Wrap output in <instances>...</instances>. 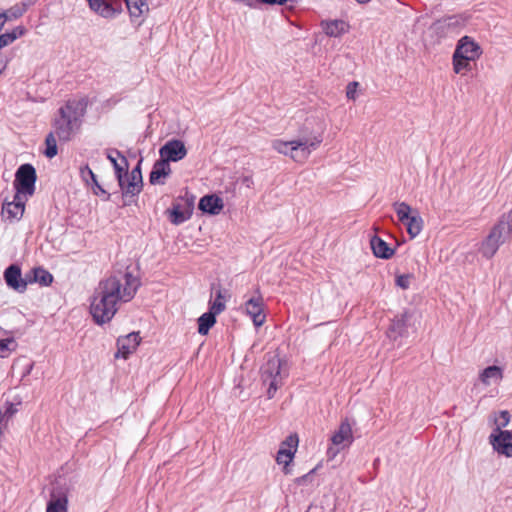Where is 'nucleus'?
I'll return each mask as SVG.
<instances>
[{
	"label": "nucleus",
	"instance_id": "nucleus-33",
	"mask_svg": "<svg viewBox=\"0 0 512 512\" xmlns=\"http://www.w3.org/2000/svg\"><path fill=\"white\" fill-rule=\"evenodd\" d=\"M81 178L83 181L87 184V186L91 189L97 188L99 192H106L97 182L96 176L93 173V171L88 167L85 166L80 169Z\"/></svg>",
	"mask_w": 512,
	"mask_h": 512
},
{
	"label": "nucleus",
	"instance_id": "nucleus-3",
	"mask_svg": "<svg viewBox=\"0 0 512 512\" xmlns=\"http://www.w3.org/2000/svg\"><path fill=\"white\" fill-rule=\"evenodd\" d=\"M321 142L322 139L318 136L299 137L290 141L276 139L272 142V147L278 153L289 156L296 162H304Z\"/></svg>",
	"mask_w": 512,
	"mask_h": 512
},
{
	"label": "nucleus",
	"instance_id": "nucleus-49",
	"mask_svg": "<svg viewBox=\"0 0 512 512\" xmlns=\"http://www.w3.org/2000/svg\"><path fill=\"white\" fill-rule=\"evenodd\" d=\"M121 195L123 198V204L125 205L127 203H130L136 194L131 193V194H121Z\"/></svg>",
	"mask_w": 512,
	"mask_h": 512
},
{
	"label": "nucleus",
	"instance_id": "nucleus-40",
	"mask_svg": "<svg viewBox=\"0 0 512 512\" xmlns=\"http://www.w3.org/2000/svg\"><path fill=\"white\" fill-rule=\"evenodd\" d=\"M108 158L110 159V161L113 163V166L115 168V172H116V175H117V179L119 178V174H122L123 170H124V167L127 165V160L126 158H122L121 159V162H117V160L115 158H113L112 156H108Z\"/></svg>",
	"mask_w": 512,
	"mask_h": 512
},
{
	"label": "nucleus",
	"instance_id": "nucleus-26",
	"mask_svg": "<svg viewBox=\"0 0 512 512\" xmlns=\"http://www.w3.org/2000/svg\"><path fill=\"white\" fill-rule=\"evenodd\" d=\"M91 10L104 18H112L117 14V10L107 0H86Z\"/></svg>",
	"mask_w": 512,
	"mask_h": 512
},
{
	"label": "nucleus",
	"instance_id": "nucleus-34",
	"mask_svg": "<svg viewBox=\"0 0 512 512\" xmlns=\"http://www.w3.org/2000/svg\"><path fill=\"white\" fill-rule=\"evenodd\" d=\"M4 330L0 328V357H7L15 348L16 342L13 338H3Z\"/></svg>",
	"mask_w": 512,
	"mask_h": 512
},
{
	"label": "nucleus",
	"instance_id": "nucleus-45",
	"mask_svg": "<svg viewBox=\"0 0 512 512\" xmlns=\"http://www.w3.org/2000/svg\"><path fill=\"white\" fill-rule=\"evenodd\" d=\"M12 43L9 35L7 33L0 35V50Z\"/></svg>",
	"mask_w": 512,
	"mask_h": 512
},
{
	"label": "nucleus",
	"instance_id": "nucleus-41",
	"mask_svg": "<svg viewBox=\"0 0 512 512\" xmlns=\"http://www.w3.org/2000/svg\"><path fill=\"white\" fill-rule=\"evenodd\" d=\"M26 33V28L24 26H17L11 32H8L12 43L18 38L22 37Z\"/></svg>",
	"mask_w": 512,
	"mask_h": 512
},
{
	"label": "nucleus",
	"instance_id": "nucleus-23",
	"mask_svg": "<svg viewBox=\"0 0 512 512\" xmlns=\"http://www.w3.org/2000/svg\"><path fill=\"white\" fill-rule=\"evenodd\" d=\"M68 498L60 489H53L47 503L46 512H67Z\"/></svg>",
	"mask_w": 512,
	"mask_h": 512
},
{
	"label": "nucleus",
	"instance_id": "nucleus-46",
	"mask_svg": "<svg viewBox=\"0 0 512 512\" xmlns=\"http://www.w3.org/2000/svg\"><path fill=\"white\" fill-rule=\"evenodd\" d=\"M234 2L243 3L250 8H256L260 0H234Z\"/></svg>",
	"mask_w": 512,
	"mask_h": 512
},
{
	"label": "nucleus",
	"instance_id": "nucleus-24",
	"mask_svg": "<svg viewBox=\"0 0 512 512\" xmlns=\"http://www.w3.org/2000/svg\"><path fill=\"white\" fill-rule=\"evenodd\" d=\"M370 246L373 254L377 258L390 259L394 255V249L391 248L382 238L373 235L370 239Z\"/></svg>",
	"mask_w": 512,
	"mask_h": 512
},
{
	"label": "nucleus",
	"instance_id": "nucleus-16",
	"mask_svg": "<svg viewBox=\"0 0 512 512\" xmlns=\"http://www.w3.org/2000/svg\"><path fill=\"white\" fill-rule=\"evenodd\" d=\"M118 182L122 192H140L143 185L140 162L129 174H119Z\"/></svg>",
	"mask_w": 512,
	"mask_h": 512
},
{
	"label": "nucleus",
	"instance_id": "nucleus-38",
	"mask_svg": "<svg viewBox=\"0 0 512 512\" xmlns=\"http://www.w3.org/2000/svg\"><path fill=\"white\" fill-rule=\"evenodd\" d=\"M25 11H26V5L20 4V5H15L2 13L6 17V20L9 21V20L18 19L19 17H21L24 14Z\"/></svg>",
	"mask_w": 512,
	"mask_h": 512
},
{
	"label": "nucleus",
	"instance_id": "nucleus-31",
	"mask_svg": "<svg viewBox=\"0 0 512 512\" xmlns=\"http://www.w3.org/2000/svg\"><path fill=\"white\" fill-rule=\"evenodd\" d=\"M125 2L131 17L138 18L149 10L146 0H125Z\"/></svg>",
	"mask_w": 512,
	"mask_h": 512
},
{
	"label": "nucleus",
	"instance_id": "nucleus-1",
	"mask_svg": "<svg viewBox=\"0 0 512 512\" xmlns=\"http://www.w3.org/2000/svg\"><path fill=\"white\" fill-rule=\"evenodd\" d=\"M141 282L131 272L117 271L102 279L94 290L90 302V313L98 325L112 320L118 304L131 301Z\"/></svg>",
	"mask_w": 512,
	"mask_h": 512
},
{
	"label": "nucleus",
	"instance_id": "nucleus-54",
	"mask_svg": "<svg viewBox=\"0 0 512 512\" xmlns=\"http://www.w3.org/2000/svg\"><path fill=\"white\" fill-rule=\"evenodd\" d=\"M105 197L103 198L104 201H107L110 199L111 194H103Z\"/></svg>",
	"mask_w": 512,
	"mask_h": 512
},
{
	"label": "nucleus",
	"instance_id": "nucleus-5",
	"mask_svg": "<svg viewBox=\"0 0 512 512\" xmlns=\"http://www.w3.org/2000/svg\"><path fill=\"white\" fill-rule=\"evenodd\" d=\"M282 360L277 355H271L261 368V377L264 384H268L267 395L271 399L277 389L282 385L285 374L282 371Z\"/></svg>",
	"mask_w": 512,
	"mask_h": 512
},
{
	"label": "nucleus",
	"instance_id": "nucleus-43",
	"mask_svg": "<svg viewBox=\"0 0 512 512\" xmlns=\"http://www.w3.org/2000/svg\"><path fill=\"white\" fill-rule=\"evenodd\" d=\"M359 83L356 81L350 82L346 87V96L348 99L354 100L356 98V91Z\"/></svg>",
	"mask_w": 512,
	"mask_h": 512
},
{
	"label": "nucleus",
	"instance_id": "nucleus-42",
	"mask_svg": "<svg viewBox=\"0 0 512 512\" xmlns=\"http://www.w3.org/2000/svg\"><path fill=\"white\" fill-rule=\"evenodd\" d=\"M252 183H253L252 180L249 177L245 176L236 181L234 189H238V190L250 189Z\"/></svg>",
	"mask_w": 512,
	"mask_h": 512
},
{
	"label": "nucleus",
	"instance_id": "nucleus-36",
	"mask_svg": "<svg viewBox=\"0 0 512 512\" xmlns=\"http://www.w3.org/2000/svg\"><path fill=\"white\" fill-rule=\"evenodd\" d=\"M471 61L472 60L470 59H463L461 57H457V55L453 53L452 62L454 72L457 74H463L466 71H470Z\"/></svg>",
	"mask_w": 512,
	"mask_h": 512
},
{
	"label": "nucleus",
	"instance_id": "nucleus-25",
	"mask_svg": "<svg viewBox=\"0 0 512 512\" xmlns=\"http://www.w3.org/2000/svg\"><path fill=\"white\" fill-rule=\"evenodd\" d=\"M27 285L31 283H39L42 286H48L53 281L52 274L42 267H36L26 273Z\"/></svg>",
	"mask_w": 512,
	"mask_h": 512
},
{
	"label": "nucleus",
	"instance_id": "nucleus-35",
	"mask_svg": "<svg viewBox=\"0 0 512 512\" xmlns=\"http://www.w3.org/2000/svg\"><path fill=\"white\" fill-rule=\"evenodd\" d=\"M56 134L55 132H50L47 136H46V139H45V151H44V155L47 157V158H53L57 155L58 153V149H57V141H56Z\"/></svg>",
	"mask_w": 512,
	"mask_h": 512
},
{
	"label": "nucleus",
	"instance_id": "nucleus-12",
	"mask_svg": "<svg viewBox=\"0 0 512 512\" xmlns=\"http://www.w3.org/2000/svg\"><path fill=\"white\" fill-rule=\"evenodd\" d=\"M244 309L246 314L251 317L253 324L256 327H260L265 323L266 315L264 313V301L258 291L245 302Z\"/></svg>",
	"mask_w": 512,
	"mask_h": 512
},
{
	"label": "nucleus",
	"instance_id": "nucleus-32",
	"mask_svg": "<svg viewBox=\"0 0 512 512\" xmlns=\"http://www.w3.org/2000/svg\"><path fill=\"white\" fill-rule=\"evenodd\" d=\"M510 413L506 410L500 411L498 414L494 417V425L495 428L493 429L492 433H499V432H508L509 430H505L509 423H510Z\"/></svg>",
	"mask_w": 512,
	"mask_h": 512
},
{
	"label": "nucleus",
	"instance_id": "nucleus-44",
	"mask_svg": "<svg viewBox=\"0 0 512 512\" xmlns=\"http://www.w3.org/2000/svg\"><path fill=\"white\" fill-rule=\"evenodd\" d=\"M314 470L315 469H312L310 472H308L307 474L301 476V477H298L295 479V482L298 484V485H303L305 483H307L308 481H311L312 479V474L314 473Z\"/></svg>",
	"mask_w": 512,
	"mask_h": 512
},
{
	"label": "nucleus",
	"instance_id": "nucleus-52",
	"mask_svg": "<svg viewBox=\"0 0 512 512\" xmlns=\"http://www.w3.org/2000/svg\"><path fill=\"white\" fill-rule=\"evenodd\" d=\"M32 368H33V364H32V363H30V364L27 366V369H25V372H24L23 376L28 375V374L31 372Z\"/></svg>",
	"mask_w": 512,
	"mask_h": 512
},
{
	"label": "nucleus",
	"instance_id": "nucleus-37",
	"mask_svg": "<svg viewBox=\"0 0 512 512\" xmlns=\"http://www.w3.org/2000/svg\"><path fill=\"white\" fill-rule=\"evenodd\" d=\"M209 310L217 315L225 310V297L221 288L216 291L215 300L211 303Z\"/></svg>",
	"mask_w": 512,
	"mask_h": 512
},
{
	"label": "nucleus",
	"instance_id": "nucleus-18",
	"mask_svg": "<svg viewBox=\"0 0 512 512\" xmlns=\"http://www.w3.org/2000/svg\"><path fill=\"white\" fill-rule=\"evenodd\" d=\"M4 280L9 288L19 293H24L27 289L26 275L22 276L21 268L16 264L5 269Z\"/></svg>",
	"mask_w": 512,
	"mask_h": 512
},
{
	"label": "nucleus",
	"instance_id": "nucleus-51",
	"mask_svg": "<svg viewBox=\"0 0 512 512\" xmlns=\"http://www.w3.org/2000/svg\"><path fill=\"white\" fill-rule=\"evenodd\" d=\"M7 22L6 17L0 12V32L2 31L5 23Z\"/></svg>",
	"mask_w": 512,
	"mask_h": 512
},
{
	"label": "nucleus",
	"instance_id": "nucleus-22",
	"mask_svg": "<svg viewBox=\"0 0 512 512\" xmlns=\"http://www.w3.org/2000/svg\"><path fill=\"white\" fill-rule=\"evenodd\" d=\"M321 27L329 37H340L349 31V24L341 19L325 20L321 22Z\"/></svg>",
	"mask_w": 512,
	"mask_h": 512
},
{
	"label": "nucleus",
	"instance_id": "nucleus-6",
	"mask_svg": "<svg viewBox=\"0 0 512 512\" xmlns=\"http://www.w3.org/2000/svg\"><path fill=\"white\" fill-rule=\"evenodd\" d=\"M195 197L193 194H185L177 197L172 206L166 210L169 221L174 225H180L189 220L193 214Z\"/></svg>",
	"mask_w": 512,
	"mask_h": 512
},
{
	"label": "nucleus",
	"instance_id": "nucleus-27",
	"mask_svg": "<svg viewBox=\"0 0 512 512\" xmlns=\"http://www.w3.org/2000/svg\"><path fill=\"white\" fill-rule=\"evenodd\" d=\"M17 411V406L10 402H6L5 406L0 409V436L7 430L9 422Z\"/></svg>",
	"mask_w": 512,
	"mask_h": 512
},
{
	"label": "nucleus",
	"instance_id": "nucleus-48",
	"mask_svg": "<svg viewBox=\"0 0 512 512\" xmlns=\"http://www.w3.org/2000/svg\"><path fill=\"white\" fill-rule=\"evenodd\" d=\"M306 512H331V511H326L323 506L311 505V506H309V508Z\"/></svg>",
	"mask_w": 512,
	"mask_h": 512
},
{
	"label": "nucleus",
	"instance_id": "nucleus-17",
	"mask_svg": "<svg viewBox=\"0 0 512 512\" xmlns=\"http://www.w3.org/2000/svg\"><path fill=\"white\" fill-rule=\"evenodd\" d=\"M454 54L463 59L476 60L481 56L482 49L472 38L464 36L458 41Z\"/></svg>",
	"mask_w": 512,
	"mask_h": 512
},
{
	"label": "nucleus",
	"instance_id": "nucleus-2",
	"mask_svg": "<svg viewBox=\"0 0 512 512\" xmlns=\"http://www.w3.org/2000/svg\"><path fill=\"white\" fill-rule=\"evenodd\" d=\"M87 100L69 99L61 106L52 122L53 132L63 142L70 141L79 131L82 119L86 113Z\"/></svg>",
	"mask_w": 512,
	"mask_h": 512
},
{
	"label": "nucleus",
	"instance_id": "nucleus-9",
	"mask_svg": "<svg viewBox=\"0 0 512 512\" xmlns=\"http://www.w3.org/2000/svg\"><path fill=\"white\" fill-rule=\"evenodd\" d=\"M354 440L352 427L347 419L342 421L338 429L331 436L332 446L327 450V456L330 459L336 457V455L343 449L349 447Z\"/></svg>",
	"mask_w": 512,
	"mask_h": 512
},
{
	"label": "nucleus",
	"instance_id": "nucleus-21",
	"mask_svg": "<svg viewBox=\"0 0 512 512\" xmlns=\"http://www.w3.org/2000/svg\"><path fill=\"white\" fill-rule=\"evenodd\" d=\"M171 173V167L170 164L167 163L165 160L159 159L157 160L150 172L149 181L151 184H164L166 178Z\"/></svg>",
	"mask_w": 512,
	"mask_h": 512
},
{
	"label": "nucleus",
	"instance_id": "nucleus-14",
	"mask_svg": "<svg viewBox=\"0 0 512 512\" xmlns=\"http://www.w3.org/2000/svg\"><path fill=\"white\" fill-rule=\"evenodd\" d=\"M488 440L493 450L499 455L512 457V431L491 433Z\"/></svg>",
	"mask_w": 512,
	"mask_h": 512
},
{
	"label": "nucleus",
	"instance_id": "nucleus-30",
	"mask_svg": "<svg viewBox=\"0 0 512 512\" xmlns=\"http://www.w3.org/2000/svg\"><path fill=\"white\" fill-rule=\"evenodd\" d=\"M216 315L212 311L202 314L198 319V332L201 335H206L210 328L216 323Z\"/></svg>",
	"mask_w": 512,
	"mask_h": 512
},
{
	"label": "nucleus",
	"instance_id": "nucleus-50",
	"mask_svg": "<svg viewBox=\"0 0 512 512\" xmlns=\"http://www.w3.org/2000/svg\"><path fill=\"white\" fill-rule=\"evenodd\" d=\"M8 65V59H0V75L5 71Z\"/></svg>",
	"mask_w": 512,
	"mask_h": 512
},
{
	"label": "nucleus",
	"instance_id": "nucleus-15",
	"mask_svg": "<svg viewBox=\"0 0 512 512\" xmlns=\"http://www.w3.org/2000/svg\"><path fill=\"white\" fill-rule=\"evenodd\" d=\"M298 436L296 434L290 435L282 442L281 447L277 453L276 461L278 464L284 465V472L289 473L288 465L292 461L298 446Z\"/></svg>",
	"mask_w": 512,
	"mask_h": 512
},
{
	"label": "nucleus",
	"instance_id": "nucleus-11",
	"mask_svg": "<svg viewBox=\"0 0 512 512\" xmlns=\"http://www.w3.org/2000/svg\"><path fill=\"white\" fill-rule=\"evenodd\" d=\"M27 194H12L6 197L2 205V216L8 220H19L24 213Z\"/></svg>",
	"mask_w": 512,
	"mask_h": 512
},
{
	"label": "nucleus",
	"instance_id": "nucleus-7",
	"mask_svg": "<svg viewBox=\"0 0 512 512\" xmlns=\"http://www.w3.org/2000/svg\"><path fill=\"white\" fill-rule=\"evenodd\" d=\"M469 18L463 14L450 15L435 21L430 26V31L442 39L452 34H458L467 24Z\"/></svg>",
	"mask_w": 512,
	"mask_h": 512
},
{
	"label": "nucleus",
	"instance_id": "nucleus-4",
	"mask_svg": "<svg viewBox=\"0 0 512 512\" xmlns=\"http://www.w3.org/2000/svg\"><path fill=\"white\" fill-rule=\"evenodd\" d=\"M512 236V209L502 215L499 221L493 226L487 237L482 241L480 253L483 257L492 258L500 245L510 240Z\"/></svg>",
	"mask_w": 512,
	"mask_h": 512
},
{
	"label": "nucleus",
	"instance_id": "nucleus-10",
	"mask_svg": "<svg viewBox=\"0 0 512 512\" xmlns=\"http://www.w3.org/2000/svg\"><path fill=\"white\" fill-rule=\"evenodd\" d=\"M36 170L31 164H22L15 173L14 186L16 192H34Z\"/></svg>",
	"mask_w": 512,
	"mask_h": 512
},
{
	"label": "nucleus",
	"instance_id": "nucleus-13",
	"mask_svg": "<svg viewBox=\"0 0 512 512\" xmlns=\"http://www.w3.org/2000/svg\"><path fill=\"white\" fill-rule=\"evenodd\" d=\"M160 159L167 163L170 161L177 162L187 155V150L181 140L172 139L167 141L159 150Z\"/></svg>",
	"mask_w": 512,
	"mask_h": 512
},
{
	"label": "nucleus",
	"instance_id": "nucleus-47",
	"mask_svg": "<svg viewBox=\"0 0 512 512\" xmlns=\"http://www.w3.org/2000/svg\"><path fill=\"white\" fill-rule=\"evenodd\" d=\"M287 0H260V3L266 5H284Z\"/></svg>",
	"mask_w": 512,
	"mask_h": 512
},
{
	"label": "nucleus",
	"instance_id": "nucleus-39",
	"mask_svg": "<svg viewBox=\"0 0 512 512\" xmlns=\"http://www.w3.org/2000/svg\"><path fill=\"white\" fill-rule=\"evenodd\" d=\"M411 278H412V275H410V274L399 275L396 278V285L402 289H408L410 286Z\"/></svg>",
	"mask_w": 512,
	"mask_h": 512
},
{
	"label": "nucleus",
	"instance_id": "nucleus-19",
	"mask_svg": "<svg viewBox=\"0 0 512 512\" xmlns=\"http://www.w3.org/2000/svg\"><path fill=\"white\" fill-rule=\"evenodd\" d=\"M140 343V337L138 333H130L125 337H120L117 340L118 351L115 357H122L127 359L132 354Z\"/></svg>",
	"mask_w": 512,
	"mask_h": 512
},
{
	"label": "nucleus",
	"instance_id": "nucleus-8",
	"mask_svg": "<svg viewBox=\"0 0 512 512\" xmlns=\"http://www.w3.org/2000/svg\"><path fill=\"white\" fill-rule=\"evenodd\" d=\"M394 210L400 222H402L411 238H415L420 234L423 227V220L417 210H413L411 206L405 202H396L393 205Z\"/></svg>",
	"mask_w": 512,
	"mask_h": 512
},
{
	"label": "nucleus",
	"instance_id": "nucleus-53",
	"mask_svg": "<svg viewBox=\"0 0 512 512\" xmlns=\"http://www.w3.org/2000/svg\"><path fill=\"white\" fill-rule=\"evenodd\" d=\"M356 2H358L359 4H366L368 2H370L371 0H355Z\"/></svg>",
	"mask_w": 512,
	"mask_h": 512
},
{
	"label": "nucleus",
	"instance_id": "nucleus-29",
	"mask_svg": "<svg viewBox=\"0 0 512 512\" xmlns=\"http://www.w3.org/2000/svg\"><path fill=\"white\" fill-rule=\"evenodd\" d=\"M502 378V369L495 365L488 366L480 373V380L486 386L491 384V380L500 381Z\"/></svg>",
	"mask_w": 512,
	"mask_h": 512
},
{
	"label": "nucleus",
	"instance_id": "nucleus-28",
	"mask_svg": "<svg viewBox=\"0 0 512 512\" xmlns=\"http://www.w3.org/2000/svg\"><path fill=\"white\" fill-rule=\"evenodd\" d=\"M408 319V314L405 312L399 316H396L390 325L388 330V336L390 338L396 339L398 336L402 335L405 330L406 322Z\"/></svg>",
	"mask_w": 512,
	"mask_h": 512
},
{
	"label": "nucleus",
	"instance_id": "nucleus-20",
	"mask_svg": "<svg viewBox=\"0 0 512 512\" xmlns=\"http://www.w3.org/2000/svg\"><path fill=\"white\" fill-rule=\"evenodd\" d=\"M198 207L204 213L217 215L222 211L224 203L217 194H205V196L200 199Z\"/></svg>",
	"mask_w": 512,
	"mask_h": 512
}]
</instances>
